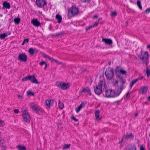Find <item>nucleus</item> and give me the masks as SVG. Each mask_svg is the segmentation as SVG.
I'll return each instance as SVG.
<instances>
[{"label":"nucleus","mask_w":150,"mask_h":150,"mask_svg":"<svg viewBox=\"0 0 150 150\" xmlns=\"http://www.w3.org/2000/svg\"><path fill=\"white\" fill-rule=\"evenodd\" d=\"M125 82L126 80L124 79H122L119 81L116 80L114 85L115 86H117L118 87L117 92L115 93V91L112 89L106 90L105 92L106 97L109 98L115 97L119 96L125 87L124 85Z\"/></svg>","instance_id":"nucleus-1"},{"label":"nucleus","mask_w":150,"mask_h":150,"mask_svg":"<svg viewBox=\"0 0 150 150\" xmlns=\"http://www.w3.org/2000/svg\"><path fill=\"white\" fill-rule=\"evenodd\" d=\"M105 88L106 86L105 81H100L98 85L94 87L95 92L97 95H99L102 92L103 89Z\"/></svg>","instance_id":"nucleus-2"},{"label":"nucleus","mask_w":150,"mask_h":150,"mask_svg":"<svg viewBox=\"0 0 150 150\" xmlns=\"http://www.w3.org/2000/svg\"><path fill=\"white\" fill-rule=\"evenodd\" d=\"M22 115L24 121L29 123L30 121V116L28 113L27 109L25 107H23L22 109Z\"/></svg>","instance_id":"nucleus-3"},{"label":"nucleus","mask_w":150,"mask_h":150,"mask_svg":"<svg viewBox=\"0 0 150 150\" xmlns=\"http://www.w3.org/2000/svg\"><path fill=\"white\" fill-rule=\"evenodd\" d=\"M29 105L31 109L37 113L39 114H42L43 110L40 107L37 105L34 104L33 103H29Z\"/></svg>","instance_id":"nucleus-4"},{"label":"nucleus","mask_w":150,"mask_h":150,"mask_svg":"<svg viewBox=\"0 0 150 150\" xmlns=\"http://www.w3.org/2000/svg\"><path fill=\"white\" fill-rule=\"evenodd\" d=\"M106 78L108 79H111L114 77V70L111 67H108L105 72Z\"/></svg>","instance_id":"nucleus-5"},{"label":"nucleus","mask_w":150,"mask_h":150,"mask_svg":"<svg viewBox=\"0 0 150 150\" xmlns=\"http://www.w3.org/2000/svg\"><path fill=\"white\" fill-rule=\"evenodd\" d=\"M79 12V8L77 7L73 6L71 7L68 11V15L70 17L74 16Z\"/></svg>","instance_id":"nucleus-6"},{"label":"nucleus","mask_w":150,"mask_h":150,"mask_svg":"<svg viewBox=\"0 0 150 150\" xmlns=\"http://www.w3.org/2000/svg\"><path fill=\"white\" fill-rule=\"evenodd\" d=\"M56 85L62 90H66L69 87V84L61 82H57L56 83Z\"/></svg>","instance_id":"nucleus-7"},{"label":"nucleus","mask_w":150,"mask_h":150,"mask_svg":"<svg viewBox=\"0 0 150 150\" xmlns=\"http://www.w3.org/2000/svg\"><path fill=\"white\" fill-rule=\"evenodd\" d=\"M36 3L38 7L41 8H43L47 5L46 0H36Z\"/></svg>","instance_id":"nucleus-8"},{"label":"nucleus","mask_w":150,"mask_h":150,"mask_svg":"<svg viewBox=\"0 0 150 150\" xmlns=\"http://www.w3.org/2000/svg\"><path fill=\"white\" fill-rule=\"evenodd\" d=\"M18 60L23 62L27 61V56L24 53H19L18 57Z\"/></svg>","instance_id":"nucleus-9"},{"label":"nucleus","mask_w":150,"mask_h":150,"mask_svg":"<svg viewBox=\"0 0 150 150\" xmlns=\"http://www.w3.org/2000/svg\"><path fill=\"white\" fill-rule=\"evenodd\" d=\"M148 89V87L146 86H142L139 90V93L141 94L145 93L147 91Z\"/></svg>","instance_id":"nucleus-10"},{"label":"nucleus","mask_w":150,"mask_h":150,"mask_svg":"<svg viewBox=\"0 0 150 150\" xmlns=\"http://www.w3.org/2000/svg\"><path fill=\"white\" fill-rule=\"evenodd\" d=\"M28 79H29V80L30 81L33 83H35L37 84L39 83L38 81L34 76L29 75V77Z\"/></svg>","instance_id":"nucleus-11"},{"label":"nucleus","mask_w":150,"mask_h":150,"mask_svg":"<svg viewBox=\"0 0 150 150\" xmlns=\"http://www.w3.org/2000/svg\"><path fill=\"white\" fill-rule=\"evenodd\" d=\"M31 23L35 27H38L41 24L40 23L38 20L37 19L33 18L31 21Z\"/></svg>","instance_id":"nucleus-12"},{"label":"nucleus","mask_w":150,"mask_h":150,"mask_svg":"<svg viewBox=\"0 0 150 150\" xmlns=\"http://www.w3.org/2000/svg\"><path fill=\"white\" fill-rule=\"evenodd\" d=\"M54 101L53 99L47 100L45 101L46 105L49 108L53 105Z\"/></svg>","instance_id":"nucleus-13"},{"label":"nucleus","mask_w":150,"mask_h":150,"mask_svg":"<svg viewBox=\"0 0 150 150\" xmlns=\"http://www.w3.org/2000/svg\"><path fill=\"white\" fill-rule=\"evenodd\" d=\"M118 67H117L115 69L116 73L117 74H121L123 75H126L127 74V71L123 69H118Z\"/></svg>","instance_id":"nucleus-14"},{"label":"nucleus","mask_w":150,"mask_h":150,"mask_svg":"<svg viewBox=\"0 0 150 150\" xmlns=\"http://www.w3.org/2000/svg\"><path fill=\"white\" fill-rule=\"evenodd\" d=\"M102 41L104 42L106 44L108 45H111L112 43V41L110 39H106L103 38Z\"/></svg>","instance_id":"nucleus-15"},{"label":"nucleus","mask_w":150,"mask_h":150,"mask_svg":"<svg viewBox=\"0 0 150 150\" xmlns=\"http://www.w3.org/2000/svg\"><path fill=\"white\" fill-rule=\"evenodd\" d=\"M85 104L84 102H82L79 107L76 108L75 111L77 113L79 112L84 107Z\"/></svg>","instance_id":"nucleus-16"},{"label":"nucleus","mask_w":150,"mask_h":150,"mask_svg":"<svg viewBox=\"0 0 150 150\" xmlns=\"http://www.w3.org/2000/svg\"><path fill=\"white\" fill-rule=\"evenodd\" d=\"M11 34V32H8L7 33H5L0 34V39H4L6 37Z\"/></svg>","instance_id":"nucleus-17"},{"label":"nucleus","mask_w":150,"mask_h":150,"mask_svg":"<svg viewBox=\"0 0 150 150\" xmlns=\"http://www.w3.org/2000/svg\"><path fill=\"white\" fill-rule=\"evenodd\" d=\"M28 52L30 54L33 55L35 53H37L38 50L36 48H30L28 51Z\"/></svg>","instance_id":"nucleus-18"},{"label":"nucleus","mask_w":150,"mask_h":150,"mask_svg":"<svg viewBox=\"0 0 150 150\" xmlns=\"http://www.w3.org/2000/svg\"><path fill=\"white\" fill-rule=\"evenodd\" d=\"M81 92H84L89 95H91L90 89L88 87H87L85 88H83L81 91Z\"/></svg>","instance_id":"nucleus-19"},{"label":"nucleus","mask_w":150,"mask_h":150,"mask_svg":"<svg viewBox=\"0 0 150 150\" xmlns=\"http://www.w3.org/2000/svg\"><path fill=\"white\" fill-rule=\"evenodd\" d=\"M4 8L6 9H9L11 7V5L9 3L6 1H4L2 4Z\"/></svg>","instance_id":"nucleus-20"},{"label":"nucleus","mask_w":150,"mask_h":150,"mask_svg":"<svg viewBox=\"0 0 150 150\" xmlns=\"http://www.w3.org/2000/svg\"><path fill=\"white\" fill-rule=\"evenodd\" d=\"M126 150H136V148L134 145L131 144L127 146Z\"/></svg>","instance_id":"nucleus-21"},{"label":"nucleus","mask_w":150,"mask_h":150,"mask_svg":"<svg viewBox=\"0 0 150 150\" xmlns=\"http://www.w3.org/2000/svg\"><path fill=\"white\" fill-rule=\"evenodd\" d=\"M142 57L141 58V59H147L148 57V52L146 51L144 52V53H142Z\"/></svg>","instance_id":"nucleus-22"},{"label":"nucleus","mask_w":150,"mask_h":150,"mask_svg":"<svg viewBox=\"0 0 150 150\" xmlns=\"http://www.w3.org/2000/svg\"><path fill=\"white\" fill-rule=\"evenodd\" d=\"M141 79L140 78H138L134 80H133L131 82L129 85V87L130 88H131L133 86V85L135 83L139 80H140Z\"/></svg>","instance_id":"nucleus-23"},{"label":"nucleus","mask_w":150,"mask_h":150,"mask_svg":"<svg viewBox=\"0 0 150 150\" xmlns=\"http://www.w3.org/2000/svg\"><path fill=\"white\" fill-rule=\"evenodd\" d=\"M56 19L57 21L59 23H60L62 21V16L59 14H57L55 16Z\"/></svg>","instance_id":"nucleus-24"},{"label":"nucleus","mask_w":150,"mask_h":150,"mask_svg":"<svg viewBox=\"0 0 150 150\" xmlns=\"http://www.w3.org/2000/svg\"><path fill=\"white\" fill-rule=\"evenodd\" d=\"M16 148L19 150H25L26 148L24 146H22L21 145L17 146Z\"/></svg>","instance_id":"nucleus-25"},{"label":"nucleus","mask_w":150,"mask_h":150,"mask_svg":"<svg viewBox=\"0 0 150 150\" xmlns=\"http://www.w3.org/2000/svg\"><path fill=\"white\" fill-rule=\"evenodd\" d=\"M99 113L100 111L99 110H97L95 112V117L96 120H98L100 119L99 115Z\"/></svg>","instance_id":"nucleus-26"},{"label":"nucleus","mask_w":150,"mask_h":150,"mask_svg":"<svg viewBox=\"0 0 150 150\" xmlns=\"http://www.w3.org/2000/svg\"><path fill=\"white\" fill-rule=\"evenodd\" d=\"M27 95L28 96H33L34 95V92H32L30 90L28 91L26 93Z\"/></svg>","instance_id":"nucleus-27"},{"label":"nucleus","mask_w":150,"mask_h":150,"mask_svg":"<svg viewBox=\"0 0 150 150\" xmlns=\"http://www.w3.org/2000/svg\"><path fill=\"white\" fill-rule=\"evenodd\" d=\"M58 107L59 108L62 109L63 108L64 105L63 103L61 102L60 100L58 101Z\"/></svg>","instance_id":"nucleus-28"},{"label":"nucleus","mask_w":150,"mask_h":150,"mask_svg":"<svg viewBox=\"0 0 150 150\" xmlns=\"http://www.w3.org/2000/svg\"><path fill=\"white\" fill-rule=\"evenodd\" d=\"M20 21V19L18 18H15L14 20V22L16 24H18Z\"/></svg>","instance_id":"nucleus-29"},{"label":"nucleus","mask_w":150,"mask_h":150,"mask_svg":"<svg viewBox=\"0 0 150 150\" xmlns=\"http://www.w3.org/2000/svg\"><path fill=\"white\" fill-rule=\"evenodd\" d=\"M137 6H138L139 8L141 10H142V6L141 4V1L139 0H138L137 1Z\"/></svg>","instance_id":"nucleus-30"},{"label":"nucleus","mask_w":150,"mask_h":150,"mask_svg":"<svg viewBox=\"0 0 150 150\" xmlns=\"http://www.w3.org/2000/svg\"><path fill=\"white\" fill-rule=\"evenodd\" d=\"M40 65L41 66H42L44 65H45V66L44 68V69L45 70L46 69L47 67V64L45 61H42L40 62Z\"/></svg>","instance_id":"nucleus-31"},{"label":"nucleus","mask_w":150,"mask_h":150,"mask_svg":"<svg viewBox=\"0 0 150 150\" xmlns=\"http://www.w3.org/2000/svg\"><path fill=\"white\" fill-rule=\"evenodd\" d=\"M126 137L127 139H133L134 137V135L132 133L127 134L126 135Z\"/></svg>","instance_id":"nucleus-32"},{"label":"nucleus","mask_w":150,"mask_h":150,"mask_svg":"<svg viewBox=\"0 0 150 150\" xmlns=\"http://www.w3.org/2000/svg\"><path fill=\"white\" fill-rule=\"evenodd\" d=\"M71 146V144H65L63 146V149H68L70 147V146Z\"/></svg>","instance_id":"nucleus-33"},{"label":"nucleus","mask_w":150,"mask_h":150,"mask_svg":"<svg viewBox=\"0 0 150 150\" xmlns=\"http://www.w3.org/2000/svg\"><path fill=\"white\" fill-rule=\"evenodd\" d=\"M29 77V75H27L26 77H25L24 78H23L22 79V81H25L28 80H29V79H28Z\"/></svg>","instance_id":"nucleus-34"},{"label":"nucleus","mask_w":150,"mask_h":150,"mask_svg":"<svg viewBox=\"0 0 150 150\" xmlns=\"http://www.w3.org/2000/svg\"><path fill=\"white\" fill-rule=\"evenodd\" d=\"M146 73L147 75V76L149 77L150 75V70L147 67H146Z\"/></svg>","instance_id":"nucleus-35"},{"label":"nucleus","mask_w":150,"mask_h":150,"mask_svg":"<svg viewBox=\"0 0 150 150\" xmlns=\"http://www.w3.org/2000/svg\"><path fill=\"white\" fill-rule=\"evenodd\" d=\"M4 125L5 123L4 121L0 119V127H2L4 126Z\"/></svg>","instance_id":"nucleus-36"},{"label":"nucleus","mask_w":150,"mask_h":150,"mask_svg":"<svg viewBox=\"0 0 150 150\" xmlns=\"http://www.w3.org/2000/svg\"><path fill=\"white\" fill-rule=\"evenodd\" d=\"M117 15V13L115 11H112L111 13V16H116Z\"/></svg>","instance_id":"nucleus-37"},{"label":"nucleus","mask_w":150,"mask_h":150,"mask_svg":"<svg viewBox=\"0 0 150 150\" xmlns=\"http://www.w3.org/2000/svg\"><path fill=\"white\" fill-rule=\"evenodd\" d=\"M4 139L1 137H0V143L3 144L4 143Z\"/></svg>","instance_id":"nucleus-38"},{"label":"nucleus","mask_w":150,"mask_h":150,"mask_svg":"<svg viewBox=\"0 0 150 150\" xmlns=\"http://www.w3.org/2000/svg\"><path fill=\"white\" fill-rule=\"evenodd\" d=\"M98 23H99L98 21H96V22H95L94 24V25L93 26V27H94L97 26L98 25Z\"/></svg>","instance_id":"nucleus-39"},{"label":"nucleus","mask_w":150,"mask_h":150,"mask_svg":"<svg viewBox=\"0 0 150 150\" xmlns=\"http://www.w3.org/2000/svg\"><path fill=\"white\" fill-rule=\"evenodd\" d=\"M1 149L2 150H6V147L5 146H1Z\"/></svg>","instance_id":"nucleus-40"},{"label":"nucleus","mask_w":150,"mask_h":150,"mask_svg":"<svg viewBox=\"0 0 150 150\" xmlns=\"http://www.w3.org/2000/svg\"><path fill=\"white\" fill-rule=\"evenodd\" d=\"M93 26H90L86 28V30H90L91 28H93Z\"/></svg>","instance_id":"nucleus-41"},{"label":"nucleus","mask_w":150,"mask_h":150,"mask_svg":"<svg viewBox=\"0 0 150 150\" xmlns=\"http://www.w3.org/2000/svg\"><path fill=\"white\" fill-rule=\"evenodd\" d=\"M43 56L45 58H48L49 57V56L45 54H43Z\"/></svg>","instance_id":"nucleus-42"},{"label":"nucleus","mask_w":150,"mask_h":150,"mask_svg":"<svg viewBox=\"0 0 150 150\" xmlns=\"http://www.w3.org/2000/svg\"><path fill=\"white\" fill-rule=\"evenodd\" d=\"M150 12V8L147 9L145 11V12L146 14H148Z\"/></svg>","instance_id":"nucleus-43"},{"label":"nucleus","mask_w":150,"mask_h":150,"mask_svg":"<svg viewBox=\"0 0 150 150\" xmlns=\"http://www.w3.org/2000/svg\"><path fill=\"white\" fill-rule=\"evenodd\" d=\"M49 60L51 61L52 62H53L54 60V59L52 57H49L48 58Z\"/></svg>","instance_id":"nucleus-44"},{"label":"nucleus","mask_w":150,"mask_h":150,"mask_svg":"<svg viewBox=\"0 0 150 150\" xmlns=\"http://www.w3.org/2000/svg\"><path fill=\"white\" fill-rule=\"evenodd\" d=\"M14 112L15 113L17 114L19 112V110L17 109H14Z\"/></svg>","instance_id":"nucleus-45"},{"label":"nucleus","mask_w":150,"mask_h":150,"mask_svg":"<svg viewBox=\"0 0 150 150\" xmlns=\"http://www.w3.org/2000/svg\"><path fill=\"white\" fill-rule=\"evenodd\" d=\"M140 150H145V149L144 148L143 145H141L140 147Z\"/></svg>","instance_id":"nucleus-46"},{"label":"nucleus","mask_w":150,"mask_h":150,"mask_svg":"<svg viewBox=\"0 0 150 150\" xmlns=\"http://www.w3.org/2000/svg\"><path fill=\"white\" fill-rule=\"evenodd\" d=\"M91 0H81L82 2H88Z\"/></svg>","instance_id":"nucleus-47"},{"label":"nucleus","mask_w":150,"mask_h":150,"mask_svg":"<svg viewBox=\"0 0 150 150\" xmlns=\"http://www.w3.org/2000/svg\"><path fill=\"white\" fill-rule=\"evenodd\" d=\"M53 61H54L56 63H57V64H61V62H59L58 61H57L56 59H54V60Z\"/></svg>","instance_id":"nucleus-48"},{"label":"nucleus","mask_w":150,"mask_h":150,"mask_svg":"<svg viewBox=\"0 0 150 150\" xmlns=\"http://www.w3.org/2000/svg\"><path fill=\"white\" fill-rule=\"evenodd\" d=\"M23 41L25 43H28V39H24Z\"/></svg>","instance_id":"nucleus-49"},{"label":"nucleus","mask_w":150,"mask_h":150,"mask_svg":"<svg viewBox=\"0 0 150 150\" xmlns=\"http://www.w3.org/2000/svg\"><path fill=\"white\" fill-rule=\"evenodd\" d=\"M72 119L76 122L78 121V120L76 119L74 117H73L72 118Z\"/></svg>","instance_id":"nucleus-50"},{"label":"nucleus","mask_w":150,"mask_h":150,"mask_svg":"<svg viewBox=\"0 0 150 150\" xmlns=\"http://www.w3.org/2000/svg\"><path fill=\"white\" fill-rule=\"evenodd\" d=\"M18 98H21L22 99L23 97V96L21 95H19L18 96Z\"/></svg>","instance_id":"nucleus-51"},{"label":"nucleus","mask_w":150,"mask_h":150,"mask_svg":"<svg viewBox=\"0 0 150 150\" xmlns=\"http://www.w3.org/2000/svg\"><path fill=\"white\" fill-rule=\"evenodd\" d=\"M60 35L59 33H57L56 34V36H59Z\"/></svg>","instance_id":"nucleus-52"},{"label":"nucleus","mask_w":150,"mask_h":150,"mask_svg":"<svg viewBox=\"0 0 150 150\" xmlns=\"http://www.w3.org/2000/svg\"><path fill=\"white\" fill-rule=\"evenodd\" d=\"M25 43V42H24V41H23V42L22 43V44H21V45H23Z\"/></svg>","instance_id":"nucleus-53"},{"label":"nucleus","mask_w":150,"mask_h":150,"mask_svg":"<svg viewBox=\"0 0 150 150\" xmlns=\"http://www.w3.org/2000/svg\"><path fill=\"white\" fill-rule=\"evenodd\" d=\"M93 18H97V16L96 15H95L93 16Z\"/></svg>","instance_id":"nucleus-54"},{"label":"nucleus","mask_w":150,"mask_h":150,"mask_svg":"<svg viewBox=\"0 0 150 150\" xmlns=\"http://www.w3.org/2000/svg\"><path fill=\"white\" fill-rule=\"evenodd\" d=\"M147 48H150V44L149 45H148L147 47Z\"/></svg>","instance_id":"nucleus-55"},{"label":"nucleus","mask_w":150,"mask_h":150,"mask_svg":"<svg viewBox=\"0 0 150 150\" xmlns=\"http://www.w3.org/2000/svg\"><path fill=\"white\" fill-rule=\"evenodd\" d=\"M148 99L149 100H150V96L148 98Z\"/></svg>","instance_id":"nucleus-56"},{"label":"nucleus","mask_w":150,"mask_h":150,"mask_svg":"<svg viewBox=\"0 0 150 150\" xmlns=\"http://www.w3.org/2000/svg\"><path fill=\"white\" fill-rule=\"evenodd\" d=\"M128 93H128H128H127V96H128Z\"/></svg>","instance_id":"nucleus-57"},{"label":"nucleus","mask_w":150,"mask_h":150,"mask_svg":"<svg viewBox=\"0 0 150 150\" xmlns=\"http://www.w3.org/2000/svg\"><path fill=\"white\" fill-rule=\"evenodd\" d=\"M135 116H137V114H135Z\"/></svg>","instance_id":"nucleus-58"},{"label":"nucleus","mask_w":150,"mask_h":150,"mask_svg":"<svg viewBox=\"0 0 150 150\" xmlns=\"http://www.w3.org/2000/svg\"><path fill=\"white\" fill-rule=\"evenodd\" d=\"M108 64H109V65H110V62H109Z\"/></svg>","instance_id":"nucleus-59"},{"label":"nucleus","mask_w":150,"mask_h":150,"mask_svg":"<svg viewBox=\"0 0 150 150\" xmlns=\"http://www.w3.org/2000/svg\"><path fill=\"white\" fill-rule=\"evenodd\" d=\"M143 78V77H141V78H140V79H141H141H142Z\"/></svg>","instance_id":"nucleus-60"}]
</instances>
